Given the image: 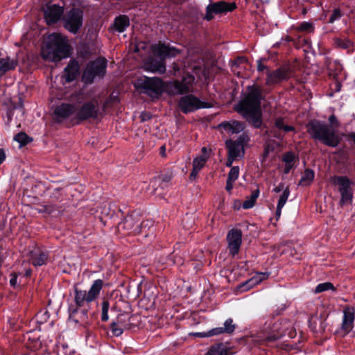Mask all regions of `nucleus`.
Returning a JSON list of instances; mask_svg holds the SVG:
<instances>
[{
    "instance_id": "1",
    "label": "nucleus",
    "mask_w": 355,
    "mask_h": 355,
    "mask_svg": "<svg viewBox=\"0 0 355 355\" xmlns=\"http://www.w3.org/2000/svg\"><path fill=\"white\" fill-rule=\"evenodd\" d=\"M261 89L252 85L248 87L245 98L237 105L236 111L240 113L253 127L259 128L262 125V112L261 110Z\"/></svg>"
},
{
    "instance_id": "2",
    "label": "nucleus",
    "mask_w": 355,
    "mask_h": 355,
    "mask_svg": "<svg viewBox=\"0 0 355 355\" xmlns=\"http://www.w3.org/2000/svg\"><path fill=\"white\" fill-rule=\"evenodd\" d=\"M287 335L289 338H294L295 332L293 329L292 324L287 321L276 322L269 331L264 329L254 335L247 337L248 343L254 345H261L264 343H269L276 340L282 336Z\"/></svg>"
},
{
    "instance_id": "3",
    "label": "nucleus",
    "mask_w": 355,
    "mask_h": 355,
    "mask_svg": "<svg viewBox=\"0 0 355 355\" xmlns=\"http://www.w3.org/2000/svg\"><path fill=\"white\" fill-rule=\"evenodd\" d=\"M69 45L66 37L53 33L49 37V41L42 49V58L48 61L57 62L68 56Z\"/></svg>"
},
{
    "instance_id": "4",
    "label": "nucleus",
    "mask_w": 355,
    "mask_h": 355,
    "mask_svg": "<svg viewBox=\"0 0 355 355\" xmlns=\"http://www.w3.org/2000/svg\"><path fill=\"white\" fill-rule=\"evenodd\" d=\"M306 128L312 138L328 146L336 147L340 143V138L336 131L323 122L313 120L307 124Z\"/></svg>"
},
{
    "instance_id": "5",
    "label": "nucleus",
    "mask_w": 355,
    "mask_h": 355,
    "mask_svg": "<svg viewBox=\"0 0 355 355\" xmlns=\"http://www.w3.org/2000/svg\"><path fill=\"white\" fill-rule=\"evenodd\" d=\"M153 51L160 57L157 60L155 58H150L145 63L146 70L164 73L166 71L164 59L166 58L175 57L180 53V51L164 44H159L153 46Z\"/></svg>"
},
{
    "instance_id": "6",
    "label": "nucleus",
    "mask_w": 355,
    "mask_h": 355,
    "mask_svg": "<svg viewBox=\"0 0 355 355\" xmlns=\"http://www.w3.org/2000/svg\"><path fill=\"white\" fill-rule=\"evenodd\" d=\"M77 103L76 120L85 121L88 119H98L102 117L103 112L101 103L97 97L83 103V96H76Z\"/></svg>"
},
{
    "instance_id": "7",
    "label": "nucleus",
    "mask_w": 355,
    "mask_h": 355,
    "mask_svg": "<svg viewBox=\"0 0 355 355\" xmlns=\"http://www.w3.org/2000/svg\"><path fill=\"white\" fill-rule=\"evenodd\" d=\"M135 86L139 93L144 94L152 98H158L163 92L164 83L157 77H141L137 79Z\"/></svg>"
},
{
    "instance_id": "8",
    "label": "nucleus",
    "mask_w": 355,
    "mask_h": 355,
    "mask_svg": "<svg viewBox=\"0 0 355 355\" xmlns=\"http://www.w3.org/2000/svg\"><path fill=\"white\" fill-rule=\"evenodd\" d=\"M149 223L148 220L144 221L138 213H133L127 216L118 224L117 230L122 234H137L141 232L142 228L146 227Z\"/></svg>"
},
{
    "instance_id": "9",
    "label": "nucleus",
    "mask_w": 355,
    "mask_h": 355,
    "mask_svg": "<svg viewBox=\"0 0 355 355\" xmlns=\"http://www.w3.org/2000/svg\"><path fill=\"white\" fill-rule=\"evenodd\" d=\"M139 317L135 315H130L128 313L119 314L116 320L111 324L112 334L119 336L123 334L124 329H130L137 325Z\"/></svg>"
},
{
    "instance_id": "10",
    "label": "nucleus",
    "mask_w": 355,
    "mask_h": 355,
    "mask_svg": "<svg viewBox=\"0 0 355 355\" xmlns=\"http://www.w3.org/2000/svg\"><path fill=\"white\" fill-rule=\"evenodd\" d=\"M106 66L107 61L102 58L88 63L83 71L82 80L86 84H90L96 76H103L105 73Z\"/></svg>"
},
{
    "instance_id": "11",
    "label": "nucleus",
    "mask_w": 355,
    "mask_h": 355,
    "mask_svg": "<svg viewBox=\"0 0 355 355\" xmlns=\"http://www.w3.org/2000/svg\"><path fill=\"white\" fill-rule=\"evenodd\" d=\"M103 280L96 279L94 281L88 292L78 290L77 288H75L76 304L78 306H82L85 302H90L96 300L103 288Z\"/></svg>"
},
{
    "instance_id": "12",
    "label": "nucleus",
    "mask_w": 355,
    "mask_h": 355,
    "mask_svg": "<svg viewBox=\"0 0 355 355\" xmlns=\"http://www.w3.org/2000/svg\"><path fill=\"white\" fill-rule=\"evenodd\" d=\"M248 141L249 137L246 133L241 135L236 141L227 140L225 144L228 150V155L236 159L243 157L245 153L244 145Z\"/></svg>"
},
{
    "instance_id": "13",
    "label": "nucleus",
    "mask_w": 355,
    "mask_h": 355,
    "mask_svg": "<svg viewBox=\"0 0 355 355\" xmlns=\"http://www.w3.org/2000/svg\"><path fill=\"white\" fill-rule=\"evenodd\" d=\"M64 21L65 28L72 33H76L83 25V12L79 9H71Z\"/></svg>"
},
{
    "instance_id": "14",
    "label": "nucleus",
    "mask_w": 355,
    "mask_h": 355,
    "mask_svg": "<svg viewBox=\"0 0 355 355\" xmlns=\"http://www.w3.org/2000/svg\"><path fill=\"white\" fill-rule=\"evenodd\" d=\"M77 103L76 99L69 103H62L58 105L54 110L55 119L61 121L67 118L76 120Z\"/></svg>"
},
{
    "instance_id": "15",
    "label": "nucleus",
    "mask_w": 355,
    "mask_h": 355,
    "mask_svg": "<svg viewBox=\"0 0 355 355\" xmlns=\"http://www.w3.org/2000/svg\"><path fill=\"white\" fill-rule=\"evenodd\" d=\"M334 181L338 186V190L341 195L340 205L344 206L350 204L352 200V182L346 177H336Z\"/></svg>"
},
{
    "instance_id": "16",
    "label": "nucleus",
    "mask_w": 355,
    "mask_h": 355,
    "mask_svg": "<svg viewBox=\"0 0 355 355\" xmlns=\"http://www.w3.org/2000/svg\"><path fill=\"white\" fill-rule=\"evenodd\" d=\"M236 8L234 2L227 3L224 1L213 3L207 6L205 18L207 20L213 19L214 15L231 12Z\"/></svg>"
},
{
    "instance_id": "17",
    "label": "nucleus",
    "mask_w": 355,
    "mask_h": 355,
    "mask_svg": "<svg viewBox=\"0 0 355 355\" xmlns=\"http://www.w3.org/2000/svg\"><path fill=\"white\" fill-rule=\"evenodd\" d=\"M194 77L191 75L184 76L180 81L175 80L168 85V89L173 94H182L192 92Z\"/></svg>"
},
{
    "instance_id": "18",
    "label": "nucleus",
    "mask_w": 355,
    "mask_h": 355,
    "mask_svg": "<svg viewBox=\"0 0 355 355\" xmlns=\"http://www.w3.org/2000/svg\"><path fill=\"white\" fill-rule=\"evenodd\" d=\"M293 76V70L290 67H282L272 72L267 73L266 85L277 84L283 80L289 79Z\"/></svg>"
},
{
    "instance_id": "19",
    "label": "nucleus",
    "mask_w": 355,
    "mask_h": 355,
    "mask_svg": "<svg viewBox=\"0 0 355 355\" xmlns=\"http://www.w3.org/2000/svg\"><path fill=\"white\" fill-rule=\"evenodd\" d=\"M178 105L184 113L193 112L205 107L204 103L193 95H187L181 98Z\"/></svg>"
},
{
    "instance_id": "20",
    "label": "nucleus",
    "mask_w": 355,
    "mask_h": 355,
    "mask_svg": "<svg viewBox=\"0 0 355 355\" xmlns=\"http://www.w3.org/2000/svg\"><path fill=\"white\" fill-rule=\"evenodd\" d=\"M227 241L230 253L234 256L238 254L241 245L242 232L237 229L231 230L227 234Z\"/></svg>"
},
{
    "instance_id": "21",
    "label": "nucleus",
    "mask_w": 355,
    "mask_h": 355,
    "mask_svg": "<svg viewBox=\"0 0 355 355\" xmlns=\"http://www.w3.org/2000/svg\"><path fill=\"white\" fill-rule=\"evenodd\" d=\"M64 12L63 7L56 4H49L44 10V17L48 24H53L60 19Z\"/></svg>"
},
{
    "instance_id": "22",
    "label": "nucleus",
    "mask_w": 355,
    "mask_h": 355,
    "mask_svg": "<svg viewBox=\"0 0 355 355\" xmlns=\"http://www.w3.org/2000/svg\"><path fill=\"white\" fill-rule=\"evenodd\" d=\"M343 313L344 316L340 329V334L343 336L347 334L352 329L354 320V311L353 309L346 307Z\"/></svg>"
},
{
    "instance_id": "23",
    "label": "nucleus",
    "mask_w": 355,
    "mask_h": 355,
    "mask_svg": "<svg viewBox=\"0 0 355 355\" xmlns=\"http://www.w3.org/2000/svg\"><path fill=\"white\" fill-rule=\"evenodd\" d=\"M223 128L228 134H239L244 130L245 125L244 123L239 121H230L223 122L219 125Z\"/></svg>"
},
{
    "instance_id": "24",
    "label": "nucleus",
    "mask_w": 355,
    "mask_h": 355,
    "mask_svg": "<svg viewBox=\"0 0 355 355\" xmlns=\"http://www.w3.org/2000/svg\"><path fill=\"white\" fill-rule=\"evenodd\" d=\"M231 348L224 343H216L210 346L205 355H232Z\"/></svg>"
},
{
    "instance_id": "25",
    "label": "nucleus",
    "mask_w": 355,
    "mask_h": 355,
    "mask_svg": "<svg viewBox=\"0 0 355 355\" xmlns=\"http://www.w3.org/2000/svg\"><path fill=\"white\" fill-rule=\"evenodd\" d=\"M275 128L277 129L278 131L275 130H270V134L272 136L281 139L283 137V135L281 133V131L284 132H288L289 131L294 130V128L291 125H287L284 123V119L282 118H277L275 120Z\"/></svg>"
},
{
    "instance_id": "26",
    "label": "nucleus",
    "mask_w": 355,
    "mask_h": 355,
    "mask_svg": "<svg viewBox=\"0 0 355 355\" xmlns=\"http://www.w3.org/2000/svg\"><path fill=\"white\" fill-rule=\"evenodd\" d=\"M209 158L208 155H200L196 157L193 161V169L190 174L189 179L193 181L196 180L199 171L204 167Z\"/></svg>"
},
{
    "instance_id": "27",
    "label": "nucleus",
    "mask_w": 355,
    "mask_h": 355,
    "mask_svg": "<svg viewBox=\"0 0 355 355\" xmlns=\"http://www.w3.org/2000/svg\"><path fill=\"white\" fill-rule=\"evenodd\" d=\"M268 277V275L267 273L259 272L257 273L252 278L246 281L242 285L240 286V288L242 291H246L254 286L261 283L263 280L266 279Z\"/></svg>"
},
{
    "instance_id": "28",
    "label": "nucleus",
    "mask_w": 355,
    "mask_h": 355,
    "mask_svg": "<svg viewBox=\"0 0 355 355\" xmlns=\"http://www.w3.org/2000/svg\"><path fill=\"white\" fill-rule=\"evenodd\" d=\"M17 64V60L10 57L0 58V77L6 72L15 69Z\"/></svg>"
},
{
    "instance_id": "29",
    "label": "nucleus",
    "mask_w": 355,
    "mask_h": 355,
    "mask_svg": "<svg viewBox=\"0 0 355 355\" xmlns=\"http://www.w3.org/2000/svg\"><path fill=\"white\" fill-rule=\"evenodd\" d=\"M79 64L76 60H72L65 68L64 76L67 82L69 83L76 79L79 71Z\"/></svg>"
},
{
    "instance_id": "30",
    "label": "nucleus",
    "mask_w": 355,
    "mask_h": 355,
    "mask_svg": "<svg viewBox=\"0 0 355 355\" xmlns=\"http://www.w3.org/2000/svg\"><path fill=\"white\" fill-rule=\"evenodd\" d=\"M47 255L40 250L31 252V262L34 266H40L46 263Z\"/></svg>"
},
{
    "instance_id": "31",
    "label": "nucleus",
    "mask_w": 355,
    "mask_h": 355,
    "mask_svg": "<svg viewBox=\"0 0 355 355\" xmlns=\"http://www.w3.org/2000/svg\"><path fill=\"white\" fill-rule=\"evenodd\" d=\"M129 18L125 15L116 17L114 22V27L119 32H123L129 26Z\"/></svg>"
},
{
    "instance_id": "32",
    "label": "nucleus",
    "mask_w": 355,
    "mask_h": 355,
    "mask_svg": "<svg viewBox=\"0 0 355 355\" xmlns=\"http://www.w3.org/2000/svg\"><path fill=\"white\" fill-rule=\"evenodd\" d=\"M283 159L285 162L284 173H288L294 166L295 157L293 153L289 152L285 154Z\"/></svg>"
},
{
    "instance_id": "33",
    "label": "nucleus",
    "mask_w": 355,
    "mask_h": 355,
    "mask_svg": "<svg viewBox=\"0 0 355 355\" xmlns=\"http://www.w3.org/2000/svg\"><path fill=\"white\" fill-rule=\"evenodd\" d=\"M314 178V172L311 169H306L303 175L302 176L300 184L306 187L309 185Z\"/></svg>"
},
{
    "instance_id": "34",
    "label": "nucleus",
    "mask_w": 355,
    "mask_h": 355,
    "mask_svg": "<svg viewBox=\"0 0 355 355\" xmlns=\"http://www.w3.org/2000/svg\"><path fill=\"white\" fill-rule=\"evenodd\" d=\"M259 195V189H256L254 191H252L250 196L248 197L247 199L243 202V207L244 209L252 208L254 205L255 202H256Z\"/></svg>"
},
{
    "instance_id": "35",
    "label": "nucleus",
    "mask_w": 355,
    "mask_h": 355,
    "mask_svg": "<svg viewBox=\"0 0 355 355\" xmlns=\"http://www.w3.org/2000/svg\"><path fill=\"white\" fill-rule=\"evenodd\" d=\"M311 327L312 329L318 334L322 333L325 328L324 321L320 318L312 320L311 322Z\"/></svg>"
},
{
    "instance_id": "36",
    "label": "nucleus",
    "mask_w": 355,
    "mask_h": 355,
    "mask_svg": "<svg viewBox=\"0 0 355 355\" xmlns=\"http://www.w3.org/2000/svg\"><path fill=\"white\" fill-rule=\"evenodd\" d=\"M335 44L338 48L348 49L349 51H352L354 45L352 41L341 38H336L335 40Z\"/></svg>"
},
{
    "instance_id": "37",
    "label": "nucleus",
    "mask_w": 355,
    "mask_h": 355,
    "mask_svg": "<svg viewBox=\"0 0 355 355\" xmlns=\"http://www.w3.org/2000/svg\"><path fill=\"white\" fill-rule=\"evenodd\" d=\"M222 334H224L223 328L216 327L205 333H196V335L199 337H211L213 336L220 335Z\"/></svg>"
},
{
    "instance_id": "38",
    "label": "nucleus",
    "mask_w": 355,
    "mask_h": 355,
    "mask_svg": "<svg viewBox=\"0 0 355 355\" xmlns=\"http://www.w3.org/2000/svg\"><path fill=\"white\" fill-rule=\"evenodd\" d=\"M14 139L16 141L20 144V146H25L32 141V139L28 137V135L23 132L16 135Z\"/></svg>"
},
{
    "instance_id": "39",
    "label": "nucleus",
    "mask_w": 355,
    "mask_h": 355,
    "mask_svg": "<svg viewBox=\"0 0 355 355\" xmlns=\"http://www.w3.org/2000/svg\"><path fill=\"white\" fill-rule=\"evenodd\" d=\"M328 290L334 291L335 290L334 286L331 282H324V283L320 284L316 286V288L315 289V293H322L323 291H328Z\"/></svg>"
},
{
    "instance_id": "40",
    "label": "nucleus",
    "mask_w": 355,
    "mask_h": 355,
    "mask_svg": "<svg viewBox=\"0 0 355 355\" xmlns=\"http://www.w3.org/2000/svg\"><path fill=\"white\" fill-rule=\"evenodd\" d=\"M290 194V191L288 187L285 188V189L283 191L282 194L280 196L277 206L279 207H283L284 205L286 204L288 196Z\"/></svg>"
},
{
    "instance_id": "41",
    "label": "nucleus",
    "mask_w": 355,
    "mask_h": 355,
    "mask_svg": "<svg viewBox=\"0 0 355 355\" xmlns=\"http://www.w3.org/2000/svg\"><path fill=\"white\" fill-rule=\"evenodd\" d=\"M224 333L230 334L235 329V325L233 324V320L231 318L226 320L224 322V327H222Z\"/></svg>"
},
{
    "instance_id": "42",
    "label": "nucleus",
    "mask_w": 355,
    "mask_h": 355,
    "mask_svg": "<svg viewBox=\"0 0 355 355\" xmlns=\"http://www.w3.org/2000/svg\"><path fill=\"white\" fill-rule=\"evenodd\" d=\"M110 308V303L107 300H103L102 302V315L101 320L103 321H107L109 319L108 310Z\"/></svg>"
},
{
    "instance_id": "43",
    "label": "nucleus",
    "mask_w": 355,
    "mask_h": 355,
    "mask_svg": "<svg viewBox=\"0 0 355 355\" xmlns=\"http://www.w3.org/2000/svg\"><path fill=\"white\" fill-rule=\"evenodd\" d=\"M296 30L302 32L311 33L313 31V27L311 23L304 21L296 28Z\"/></svg>"
},
{
    "instance_id": "44",
    "label": "nucleus",
    "mask_w": 355,
    "mask_h": 355,
    "mask_svg": "<svg viewBox=\"0 0 355 355\" xmlns=\"http://www.w3.org/2000/svg\"><path fill=\"white\" fill-rule=\"evenodd\" d=\"M24 114V110L22 106H19V107L14 108L12 111H10L9 114V118L11 119L12 117H17L19 115L22 117Z\"/></svg>"
},
{
    "instance_id": "45",
    "label": "nucleus",
    "mask_w": 355,
    "mask_h": 355,
    "mask_svg": "<svg viewBox=\"0 0 355 355\" xmlns=\"http://www.w3.org/2000/svg\"><path fill=\"white\" fill-rule=\"evenodd\" d=\"M239 174V168L238 166H234L231 168L228 174V180L235 181L237 180Z\"/></svg>"
},
{
    "instance_id": "46",
    "label": "nucleus",
    "mask_w": 355,
    "mask_h": 355,
    "mask_svg": "<svg viewBox=\"0 0 355 355\" xmlns=\"http://www.w3.org/2000/svg\"><path fill=\"white\" fill-rule=\"evenodd\" d=\"M55 208L53 205H42L38 208H36V210L40 213H47L51 214L54 211Z\"/></svg>"
},
{
    "instance_id": "47",
    "label": "nucleus",
    "mask_w": 355,
    "mask_h": 355,
    "mask_svg": "<svg viewBox=\"0 0 355 355\" xmlns=\"http://www.w3.org/2000/svg\"><path fill=\"white\" fill-rule=\"evenodd\" d=\"M342 16L341 12L339 9H334L333 13L329 18V22L333 23L336 19H339Z\"/></svg>"
},
{
    "instance_id": "48",
    "label": "nucleus",
    "mask_w": 355,
    "mask_h": 355,
    "mask_svg": "<svg viewBox=\"0 0 355 355\" xmlns=\"http://www.w3.org/2000/svg\"><path fill=\"white\" fill-rule=\"evenodd\" d=\"M329 121L331 123V128H338L339 126V123L335 115L332 114L329 118Z\"/></svg>"
},
{
    "instance_id": "49",
    "label": "nucleus",
    "mask_w": 355,
    "mask_h": 355,
    "mask_svg": "<svg viewBox=\"0 0 355 355\" xmlns=\"http://www.w3.org/2000/svg\"><path fill=\"white\" fill-rule=\"evenodd\" d=\"M247 59L245 57L238 58L234 62L233 67L235 66H239L240 64H245L247 62Z\"/></svg>"
},
{
    "instance_id": "50",
    "label": "nucleus",
    "mask_w": 355,
    "mask_h": 355,
    "mask_svg": "<svg viewBox=\"0 0 355 355\" xmlns=\"http://www.w3.org/2000/svg\"><path fill=\"white\" fill-rule=\"evenodd\" d=\"M140 118L142 121H147L151 118V114L148 112H142Z\"/></svg>"
},
{
    "instance_id": "51",
    "label": "nucleus",
    "mask_w": 355,
    "mask_h": 355,
    "mask_svg": "<svg viewBox=\"0 0 355 355\" xmlns=\"http://www.w3.org/2000/svg\"><path fill=\"white\" fill-rule=\"evenodd\" d=\"M236 159H237L235 157H232V156L228 155L227 160L226 162V166L228 167L232 166L233 162Z\"/></svg>"
},
{
    "instance_id": "52",
    "label": "nucleus",
    "mask_w": 355,
    "mask_h": 355,
    "mask_svg": "<svg viewBox=\"0 0 355 355\" xmlns=\"http://www.w3.org/2000/svg\"><path fill=\"white\" fill-rule=\"evenodd\" d=\"M234 181L233 180H227V184H226V190L230 191H231V189L233 188V182Z\"/></svg>"
},
{
    "instance_id": "53",
    "label": "nucleus",
    "mask_w": 355,
    "mask_h": 355,
    "mask_svg": "<svg viewBox=\"0 0 355 355\" xmlns=\"http://www.w3.org/2000/svg\"><path fill=\"white\" fill-rule=\"evenodd\" d=\"M17 275L15 274H13L12 277L10 280V284L13 287H15L17 285Z\"/></svg>"
},
{
    "instance_id": "54",
    "label": "nucleus",
    "mask_w": 355,
    "mask_h": 355,
    "mask_svg": "<svg viewBox=\"0 0 355 355\" xmlns=\"http://www.w3.org/2000/svg\"><path fill=\"white\" fill-rule=\"evenodd\" d=\"M284 189H284V184L281 183V184H279L277 187H276L273 189V191H274V192H275V193H279V192H280L281 191L284 190Z\"/></svg>"
},
{
    "instance_id": "55",
    "label": "nucleus",
    "mask_w": 355,
    "mask_h": 355,
    "mask_svg": "<svg viewBox=\"0 0 355 355\" xmlns=\"http://www.w3.org/2000/svg\"><path fill=\"white\" fill-rule=\"evenodd\" d=\"M6 159V154L3 150L0 149V164L4 161Z\"/></svg>"
},
{
    "instance_id": "56",
    "label": "nucleus",
    "mask_w": 355,
    "mask_h": 355,
    "mask_svg": "<svg viewBox=\"0 0 355 355\" xmlns=\"http://www.w3.org/2000/svg\"><path fill=\"white\" fill-rule=\"evenodd\" d=\"M264 69H266V66H264L261 60L258 61L257 64V69L259 71H263Z\"/></svg>"
},
{
    "instance_id": "57",
    "label": "nucleus",
    "mask_w": 355,
    "mask_h": 355,
    "mask_svg": "<svg viewBox=\"0 0 355 355\" xmlns=\"http://www.w3.org/2000/svg\"><path fill=\"white\" fill-rule=\"evenodd\" d=\"M282 209V207H279L277 206V210H276V216H277V218L280 217Z\"/></svg>"
},
{
    "instance_id": "58",
    "label": "nucleus",
    "mask_w": 355,
    "mask_h": 355,
    "mask_svg": "<svg viewBox=\"0 0 355 355\" xmlns=\"http://www.w3.org/2000/svg\"><path fill=\"white\" fill-rule=\"evenodd\" d=\"M270 150V149L269 146H268L265 148L264 152H263V157L264 158L268 155Z\"/></svg>"
},
{
    "instance_id": "59",
    "label": "nucleus",
    "mask_w": 355,
    "mask_h": 355,
    "mask_svg": "<svg viewBox=\"0 0 355 355\" xmlns=\"http://www.w3.org/2000/svg\"><path fill=\"white\" fill-rule=\"evenodd\" d=\"M160 150H161V154L163 157L165 156V150H166V148L164 146H162L161 148H160Z\"/></svg>"
},
{
    "instance_id": "60",
    "label": "nucleus",
    "mask_w": 355,
    "mask_h": 355,
    "mask_svg": "<svg viewBox=\"0 0 355 355\" xmlns=\"http://www.w3.org/2000/svg\"><path fill=\"white\" fill-rule=\"evenodd\" d=\"M207 151H208V150H207V147H203L202 148V155H207Z\"/></svg>"
},
{
    "instance_id": "61",
    "label": "nucleus",
    "mask_w": 355,
    "mask_h": 355,
    "mask_svg": "<svg viewBox=\"0 0 355 355\" xmlns=\"http://www.w3.org/2000/svg\"><path fill=\"white\" fill-rule=\"evenodd\" d=\"M173 70H174V71H175V72H176V71H179V67H178V64H175V63H173Z\"/></svg>"
},
{
    "instance_id": "62",
    "label": "nucleus",
    "mask_w": 355,
    "mask_h": 355,
    "mask_svg": "<svg viewBox=\"0 0 355 355\" xmlns=\"http://www.w3.org/2000/svg\"><path fill=\"white\" fill-rule=\"evenodd\" d=\"M349 137L352 139L355 143V132L349 134Z\"/></svg>"
},
{
    "instance_id": "63",
    "label": "nucleus",
    "mask_w": 355,
    "mask_h": 355,
    "mask_svg": "<svg viewBox=\"0 0 355 355\" xmlns=\"http://www.w3.org/2000/svg\"><path fill=\"white\" fill-rule=\"evenodd\" d=\"M30 275H31V271H30V270H27V271L26 272V276H29Z\"/></svg>"
},
{
    "instance_id": "64",
    "label": "nucleus",
    "mask_w": 355,
    "mask_h": 355,
    "mask_svg": "<svg viewBox=\"0 0 355 355\" xmlns=\"http://www.w3.org/2000/svg\"><path fill=\"white\" fill-rule=\"evenodd\" d=\"M286 40L287 41H292V38L288 36V37H286Z\"/></svg>"
}]
</instances>
